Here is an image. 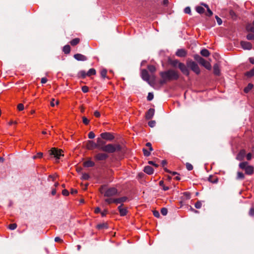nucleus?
<instances>
[{"mask_svg": "<svg viewBox=\"0 0 254 254\" xmlns=\"http://www.w3.org/2000/svg\"><path fill=\"white\" fill-rule=\"evenodd\" d=\"M160 75L161 77L160 83L161 84H165L168 81L176 80L179 78L178 72L173 69L162 71L160 73Z\"/></svg>", "mask_w": 254, "mask_h": 254, "instance_id": "f257e3e1", "label": "nucleus"}, {"mask_svg": "<svg viewBox=\"0 0 254 254\" xmlns=\"http://www.w3.org/2000/svg\"><path fill=\"white\" fill-rule=\"evenodd\" d=\"M121 146L119 144H108L101 148V151L109 153H114L121 150Z\"/></svg>", "mask_w": 254, "mask_h": 254, "instance_id": "f03ea898", "label": "nucleus"}, {"mask_svg": "<svg viewBox=\"0 0 254 254\" xmlns=\"http://www.w3.org/2000/svg\"><path fill=\"white\" fill-rule=\"evenodd\" d=\"M100 191L101 193L104 194V195L106 197L114 196L116 195L118 192L117 190L115 188H109L105 190L104 187H102L100 189Z\"/></svg>", "mask_w": 254, "mask_h": 254, "instance_id": "7ed1b4c3", "label": "nucleus"}, {"mask_svg": "<svg viewBox=\"0 0 254 254\" xmlns=\"http://www.w3.org/2000/svg\"><path fill=\"white\" fill-rule=\"evenodd\" d=\"M187 65L196 74L198 75L200 73V70L198 64L194 61L188 60L187 62Z\"/></svg>", "mask_w": 254, "mask_h": 254, "instance_id": "20e7f679", "label": "nucleus"}, {"mask_svg": "<svg viewBox=\"0 0 254 254\" xmlns=\"http://www.w3.org/2000/svg\"><path fill=\"white\" fill-rule=\"evenodd\" d=\"M239 167L245 171L246 174L251 175L254 173V168L252 166L248 165L247 162H243L239 164Z\"/></svg>", "mask_w": 254, "mask_h": 254, "instance_id": "39448f33", "label": "nucleus"}, {"mask_svg": "<svg viewBox=\"0 0 254 254\" xmlns=\"http://www.w3.org/2000/svg\"><path fill=\"white\" fill-rule=\"evenodd\" d=\"M50 154L51 155H54V157L57 159H59L61 156H64V154H63V151L61 149H58L56 148H52L50 150Z\"/></svg>", "mask_w": 254, "mask_h": 254, "instance_id": "423d86ee", "label": "nucleus"}, {"mask_svg": "<svg viewBox=\"0 0 254 254\" xmlns=\"http://www.w3.org/2000/svg\"><path fill=\"white\" fill-rule=\"evenodd\" d=\"M108 157V155L105 153L98 152L94 155V158L96 161H105Z\"/></svg>", "mask_w": 254, "mask_h": 254, "instance_id": "0eeeda50", "label": "nucleus"}, {"mask_svg": "<svg viewBox=\"0 0 254 254\" xmlns=\"http://www.w3.org/2000/svg\"><path fill=\"white\" fill-rule=\"evenodd\" d=\"M178 67L184 74L187 76H189L190 75V71L187 65L186 66L183 63H179L178 64Z\"/></svg>", "mask_w": 254, "mask_h": 254, "instance_id": "6e6552de", "label": "nucleus"}, {"mask_svg": "<svg viewBox=\"0 0 254 254\" xmlns=\"http://www.w3.org/2000/svg\"><path fill=\"white\" fill-rule=\"evenodd\" d=\"M100 136L103 139L107 140H112L114 138V136L112 134L107 132L102 133Z\"/></svg>", "mask_w": 254, "mask_h": 254, "instance_id": "1a4fd4ad", "label": "nucleus"}, {"mask_svg": "<svg viewBox=\"0 0 254 254\" xmlns=\"http://www.w3.org/2000/svg\"><path fill=\"white\" fill-rule=\"evenodd\" d=\"M241 46L244 50H250L252 49V45L249 42L241 41Z\"/></svg>", "mask_w": 254, "mask_h": 254, "instance_id": "9d476101", "label": "nucleus"}, {"mask_svg": "<svg viewBox=\"0 0 254 254\" xmlns=\"http://www.w3.org/2000/svg\"><path fill=\"white\" fill-rule=\"evenodd\" d=\"M141 78L144 81L149 82V75L146 69H142L141 72Z\"/></svg>", "mask_w": 254, "mask_h": 254, "instance_id": "9b49d317", "label": "nucleus"}, {"mask_svg": "<svg viewBox=\"0 0 254 254\" xmlns=\"http://www.w3.org/2000/svg\"><path fill=\"white\" fill-rule=\"evenodd\" d=\"M154 113H155V110L154 109H152V108L149 109L146 114V115H145L146 119L147 120L151 119L154 115Z\"/></svg>", "mask_w": 254, "mask_h": 254, "instance_id": "f8f14e48", "label": "nucleus"}, {"mask_svg": "<svg viewBox=\"0 0 254 254\" xmlns=\"http://www.w3.org/2000/svg\"><path fill=\"white\" fill-rule=\"evenodd\" d=\"M123 204H121L118 206V210L120 212V214L121 216H124L127 215V210L126 208H123Z\"/></svg>", "mask_w": 254, "mask_h": 254, "instance_id": "ddd939ff", "label": "nucleus"}, {"mask_svg": "<svg viewBox=\"0 0 254 254\" xmlns=\"http://www.w3.org/2000/svg\"><path fill=\"white\" fill-rule=\"evenodd\" d=\"M203 61H201L199 64L203 66L205 68H206L208 70H210L211 69V64L207 61H206L205 59L203 58Z\"/></svg>", "mask_w": 254, "mask_h": 254, "instance_id": "4468645a", "label": "nucleus"}, {"mask_svg": "<svg viewBox=\"0 0 254 254\" xmlns=\"http://www.w3.org/2000/svg\"><path fill=\"white\" fill-rule=\"evenodd\" d=\"M176 55L179 57H185L187 55V52L183 49H178L176 53Z\"/></svg>", "mask_w": 254, "mask_h": 254, "instance_id": "2eb2a0df", "label": "nucleus"}, {"mask_svg": "<svg viewBox=\"0 0 254 254\" xmlns=\"http://www.w3.org/2000/svg\"><path fill=\"white\" fill-rule=\"evenodd\" d=\"M74 58L78 61H85L87 60V58L80 54H76L74 55Z\"/></svg>", "mask_w": 254, "mask_h": 254, "instance_id": "dca6fc26", "label": "nucleus"}, {"mask_svg": "<svg viewBox=\"0 0 254 254\" xmlns=\"http://www.w3.org/2000/svg\"><path fill=\"white\" fill-rule=\"evenodd\" d=\"M87 148L89 150L97 148V144L92 140H88L87 143Z\"/></svg>", "mask_w": 254, "mask_h": 254, "instance_id": "f3484780", "label": "nucleus"}, {"mask_svg": "<svg viewBox=\"0 0 254 254\" xmlns=\"http://www.w3.org/2000/svg\"><path fill=\"white\" fill-rule=\"evenodd\" d=\"M97 143L96 144L97 146V148L101 151V148L103 147H105V146L106 145L105 142L100 138H97Z\"/></svg>", "mask_w": 254, "mask_h": 254, "instance_id": "a211bd4d", "label": "nucleus"}, {"mask_svg": "<svg viewBox=\"0 0 254 254\" xmlns=\"http://www.w3.org/2000/svg\"><path fill=\"white\" fill-rule=\"evenodd\" d=\"M246 155V151L245 150H241L238 154L236 159L239 161L243 160Z\"/></svg>", "mask_w": 254, "mask_h": 254, "instance_id": "6ab92c4d", "label": "nucleus"}, {"mask_svg": "<svg viewBox=\"0 0 254 254\" xmlns=\"http://www.w3.org/2000/svg\"><path fill=\"white\" fill-rule=\"evenodd\" d=\"M127 199L128 198L127 196H123L120 198H115V201H116V204L121 203V204H123L122 203L127 201Z\"/></svg>", "mask_w": 254, "mask_h": 254, "instance_id": "aec40b11", "label": "nucleus"}, {"mask_svg": "<svg viewBox=\"0 0 254 254\" xmlns=\"http://www.w3.org/2000/svg\"><path fill=\"white\" fill-rule=\"evenodd\" d=\"M144 171L148 175H151L153 173V168L149 166H145L144 168Z\"/></svg>", "mask_w": 254, "mask_h": 254, "instance_id": "412c9836", "label": "nucleus"}, {"mask_svg": "<svg viewBox=\"0 0 254 254\" xmlns=\"http://www.w3.org/2000/svg\"><path fill=\"white\" fill-rule=\"evenodd\" d=\"M85 167H91L95 166V163L91 160H87L84 163Z\"/></svg>", "mask_w": 254, "mask_h": 254, "instance_id": "4be33fe9", "label": "nucleus"}, {"mask_svg": "<svg viewBox=\"0 0 254 254\" xmlns=\"http://www.w3.org/2000/svg\"><path fill=\"white\" fill-rule=\"evenodd\" d=\"M213 72L215 75H219L220 74V69L218 64H215L213 66Z\"/></svg>", "mask_w": 254, "mask_h": 254, "instance_id": "5701e85b", "label": "nucleus"}, {"mask_svg": "<svg viewBox=\"0 0 254 254\" xmlns=\"http://www.w3.org/2000/svg\"><path fill=\"white\" fill-rule=\"evenodd\" d=\"M200 54L205 57H207L210 55V52L206 49H203L200 51Z\"/></svg>", "mask_w": 254, "mask_h": 254, "instance_id": "b1692460", "label": "nucleus"}, {"mask_svg": "<svg viewBox=\"0 0 254 254\" xmlns=\"http://www.w3.org/2000/svg\"><path fill=\"white\" fill-rule=\"evenodd\" d=\"M70 47L69 45H66L64 46L63 48V52L66 54H68L70 53Z\"/></svg>", "mask_w": 254, "mask_h": 254, "instance_id": "393cba45", "label": "nucleus"}, {"mask_svg": "<svg viewBox=\"0 0 254 254\" xmlns=\"http://www.w3.org/2000/svg\"><path fill=\"white\" fill-rule=\"evenodd\" d=\"M96 70L94 68H90L86 73L87 76H90L92 75L96 74Z\"/></svg>", "mask_w": 254, "mask_h": 254, "instance_id": "a878e982", "label": "nucleus"}, {"mask_svg": "<svg viewBox=\"0 0 254 254\" xmlns=\"http://www.w3.org/2000/svg\"><path fill=\"white\" fill-rule=\"evenodd\" d=\"M97 228L98 229H107L108 228V225L106 223H102L99 224L97 225Z\"/></svg>", "mask_w": 254, "mask_h": 254, "instance_id": "bb28decb", "label": "nucleus"}, {"mask_svg": "<svg viewBox=\"0 0 254 254\" xmlns=\"http://www.w3.org/2000/svg\"><path fill=\"white\" fill-rule=\"evenodd\" d=\"M253 84L252 83H249L248 86L245 88L244 92L245 93L249 92L253 87Z\"/></svg>", "mask_w": 254, "mask_h": 254, "instance_id": "cd10ccee", "label": "nucleus"}, {"mask_svg": "<svg viewBox=\"0 0 254 254\" xmlns=\"http://www.w3.org/2000/svg\"><path fill=\"white\" fill-rule=\"evenodd\" d=\"M80 39L79 38H75L70 41V44L72 46H75L79 43Z\"/></svg>", "mask_w": 254, "mask_h": 254, "instance_id": "c85d7f7f", "label": "nucleus"}, {"mask_svg": "<svg viewBox=\"0 0 254 254\" xmlns=\"http://www.w3.org/2000/svg\"><path fill=\"white\" fill-rule=\"evenodd\" d=\"M246 75L248 77H251L254 75V68L246 73Z\"/></svg>", "mask_w": 254, "mask_h": 254, "instance_id": "c756f323", "label": "nucleus"}, {"mask_svg": "<svg viewBox=\"0 0 254 254\" xmlns=\"http://www.w3.org/2000/svg\"><path fill=\"white\" fill-rule=\"evenodd\" d=\"M196 11L198 13H200V14H201V13H203L204 11H205V9L204 8H203L201 6H198L196 7Z\"/></svg>", "mask_w": 254, "mask_h": 254, "instance_id": "7c9ffc66", "label": "nucleus"}, {"mask_svg": "<svg viewBox=\"0 0 254 254\" xmlns=\"http://www.w3.org/2000/svg\"><path fill=\"white\" fill-rule=\"evenodd\" d=\"M194 59H195V60H196L198 63H200L201 61H203L202 59L203 58L202 57H201L200 56L198 55H195L194 56Z\"/></svg>", "mask_w": 254, "mask_h": 254, "instance_id": "2f4dec72", "label": "nucleus"}, {"mask_svg": "<svg viewBox=\"0 0 254 254\" xmlns=\"http://www.w3.org/2000/svg\"><path fill=\"white\" fill-rule=\"evenodd\" d=\"M247 39L248 40H254V33H249L247 35Z\"/></svg>", "mask_w": 254, "mask_h": 254, "instance_id": "473e14b6", "label": "nucleus"}, {"mask_svg": "<svg viewBox=\"0 0 254 254\" xmlns=\"http://www.w3.org/2000/svg\"><path fill=\"white\" fill-rule=\"evenodd\" d=\"M148 69L151 72H154L156 70V67L153 65H149L148 66Z\"/></svg>", "mask_w": 254, "mask_h": 254, "instance_id": "72a5a7b5", "label": "nucleus"}, {"mask_svg": "<svg viewBox=\"0 0 254 254\" xmlns=\"http://www.w3.org/2000/svg\"><path fill=\"white\" fill-rule=\"evenodd\" d=\"M107 72V71L105 69H103L101 70V71L100 72L101 76L103 78H105L106 77Z\"/></svg>", "mask_w": 254, "mask_h": 254, "instance_id": "f704fd0d", "label": "nucleus"}, {"mask_svg": "<svg viewBox=\"0 0 254 254\" xmlns=\"http://www.w3.org/2000/svg\"><path fill=\"white\" fill-rule=\"evenodd\" d=\"M245 178V176L244 174L242 172H238L237 173V179H244Z\"/></svg>", "mask_w": 254, "mask_h": 254, "instance_id": "c9c22d12", "label": "nucleus"}, {"mask_svg": "<svg viewBox=\"0 0 254 254\" xmlns=\"http://www.w3.org/2000/svg\"><path fill=\"white\" fill-rule=\"evenodd\" d=\"M115 198H106L105 199V201L108 203V204H111L112 203H116V201H115Z\"/></svg>", "mask_w": 254, "mask_h": 254, "instance_id": "e433bc0d", "label": "nucleus"}, {"mask_svg": "<svg viewBox=\"0 0 254 254\" xmlns=\"http://www.w3.org/2000/svg\"><path fill=\"white\" fill-rule=\"evenodd\" d=\"M186 166L188 171H191L193 169L192 165L190 163H187Z\"/></svg>", "mask_w": 254, "mask_h": 254, "instance_id": "4c0bfd02", "label": "nucleus"}, {"mask_svg": "<svg viewBox=\"0 0 254 254\" xmlns=\"http://www.w3.org/2000/svg\"><path fill=\"white\" fill-rule=\"evenodd\" d=\"M90 178L89 175L87 173H84L82 175L81 178L83 180H87Z\"/></svg>", "mask_w": 254, "mask_h": 254, "instance_id": "58836bf2", "label": "nucleus"}, {"mask_svg": "<svg viewBox=\"0 0 254 254\" xmlns=\"http://www.w3.org/2000/svg\"><path fill=\"white\" fill-rule=\"evenodd\" d=\"M161 213L164 216L166 215L168 213L167 209L166 208H162L161 210Z\"/></svg>", "mask_w": 254, "mask_h": 254, "instance_id": "ea45409f", "label": "nucleus"}, {"mask_svg": "<svg viewBox=\"0 0 254 254\" xmlns=\"http://www.w3.org/2000/svg\"><path fill=\"white\" fill-rule=\"evenodd\" d=\"M42 156H43V153L38 152V153H37V154L36 155H35L33 157V158L34 159H35L36 158H42Z\"/></svg>", "mask_w": 254, "mask_h": 254, "instance_id": "a19ab883", "label": "nucleus"}, {"mask_svg": "<svg viewBox=\"0 0 254 254\" xmlns=\"http://www.w3.org/2000/svg\"><path fill=\"white\" fill-rule=\"evenodd\" d=\"M153 94L152 93L150 92L148 93L147 98L148 101H151L153 99Z\"/></svg>", "mask_w": 254, "mask_h": 254, "instance_id": "79ce46f5", "label": "nucleus"}, {"mask_svg": "<svg viewBox=\"0 0 254 254\" xmlns=\"http://www.w3.org/2000/svg\"><path fill=\"white\" fill-rule=\"evenodd\" d=\"M143 154H144V156H149L150 155V150L148 151L146 149L143 148Z\"/></svg>", "mask_w": 254, "mask_h": 254, "instance_id": "37998d69", "label": "nucleus"}, {"mask_svg": "<svg viewBox=\"0 0 254 254\" xmlns=\"http://www.w3.org/2000/svg\"><path fill=\"white\" fill-rule=\"evenodd\" d=\"M17 225L15 223L11 224L9 225L8 228L10 230H14L16 229Z\"/></svg>", "mask_w": 254, "mask_h": 254, "instance_id": "c03bdc74", "label": "nucleus"}, {"mask_svg": "<svg viewBox=\"0 0 254 254\" xmlns=\"http://www.w3.org/2000/svg\"><path fill=\"white\" fill-rule=\"evenodd\" d=\"M215 18L216 19L217 22L219 25H220L222 23V20L218 16H215Z\"/></svg>", "mask_w": 254, "mask_h": 254, "instance_id": "a18cd8bd", "label": "nucleus"}, {"mask_svg": "<svg viewBox=\"0 0 254 254\" xmlns=\"http://www.w3.org/2000/svg\"><path fill=\"white\" fill-rule=\"evenodd\" d=\"M184 12L186 13H187V14H190L191 13V9H190V7H186L185 9H184Z\"/></svg>", "mask_w": 254, "mask_h": 254, "instance_id": "49530a36", "label": "nucleus"}, {"mask_svg": "<svg viewBox=\"0 0 254 254\" xmlns=\"http://www.w3.org/2000/svg\"><path fill=\"white\" fill-rule=\"evenodd\" d=\"M202 205L201 202L200 201H197L195 204V207L197 209H199L201 208Z\"/></svg>", "mask_w": 254, "mask_h": 254, "instance_id": "de8ad7c7", "label": "nucleus"}, {"mask_svg": "<svg viewBox=\"0 0 254 254\" xmlns=\"http://www.w3.org/2000/svg\"><path fill=\"white\" fill-rule=\"evenodd\" d=\"M82 121H83V123L85 125H88L89 123V120L88 119H87L85 117H82Z\"/></svg>", "mask_w": 254, "mask_h": 254, "instance_id": "09e8293b", "label": "nucleus"}, {"mask_svg": "<svg viewBox=\"0 0 254 254\" xmlns=\"http://www.w3.org/2000/svg\"><path fill=\"white\" fill-rule=\"evenodd\" d=\"M156 122L155 121H151L148 122V125L149 127H153L155 126Z\"/></svg>", "mask_w": 254, "mask_h": 254, "instance_id": "8fccbe9b", "label": "nucleus"}, {"mask_svg": "<svg viewBox=\"0 0 254 254\" xmlns=\"http://www.w3.org/2000/svg\"><path fill=\"white\" fill-rule=\"evenodd\" d=\"M17 109L19 111H22L24 109V105L23 104H19L17 105Z\"/></svg>", "mask_w": 254, "mask_h": 254, "instance_id": "3c124183", "label": "nucleus"}, {"mask_svg": "<svg viewBox=\"0 0 254 254\" xmlns=\"http://www.w3.org/2000/svg\"><path fill=\"white\" fill-rule=\"evenodd\" d=\"M95 135L93 131H90L88 134V137L90 139L94 138Z\"/></svg>", "mask_w": 254, "mask_h": 254, "instance_id": "603ef678", "label": "nucleus"}, {"mask_svg": "<svg viewBox=\"0 0 254 254\" xmlns=\"http://www.w3.org/2000/svg\"><path fill=\"white\" fill-rule=\"evenodd\" d=\"M88 87L86 86H84L82 87V91L84 93H87V92H88Z\"/></svg>", "mask_w": 254, "mask_h": 254, "instance_id": "864d4df0", "label": "nucleus"}, {"mask_svg": "<svg viewBox=\"0 0 254 254\" xmlns=\"http://www.w3.org/2000/svg\"><path fill=\"white\" fill-rule=\"evenodd\" d=\"M79 74L82 78H84L86 76H87L86 73L85 71L83 70L80 71L79 72Z\"/></svg>", "mask_w": 254, "mask_h": 254, "instance_id": "5fc2aeb1", "label": "nucleus"}, {"mask_svg": "<svg viewBox=\"0 0 254 254\" xmlns=\"http://www.w3.org/2000/svg\"><path fill=\"white\" fill-rule=\"evenodd\" d=\"M229 14L232 18H235L236 16V13L233 10H230Z\"/></svg>", "mask_w": 254, "mask_h": 254, "instance_id": "6e6d98bb", "label": "nucleus"}, {"mask_svg": "<svg viewBox=\"0 0 254 254\" xmlns=\"http://www.w3.org/2000/svg\"><path fill=\"white\" fill-rule=\"evenodd\" d=\"M146 146L149 147V149L150 151H152L153 150V148L152 147L151 144L150 142L146 143Z\"/></svg>", "mask_w": 254, "mask_h": 254, "instance_id": "4d7b16f0", "label": "nucleus"}, {"mask_svg": "<svg viewBox=\"0 0 254 254\" xmlns=\"http://www.w3.org/2000/svg\"><path fill=\"white\" fill-rule=\"evenodd\" d=\"M62 194L64 196H67L69 194V192L66 190H64L62 191Z\"/></svg>", "mask_w": 254, "mask_h": 254, "instance_id": "13d9d810", "label": "nucleus"}, {"mask_svg": "<svg viewBox=\"0 0 254 254\" xmlns=\"http://www.w3.org/2000/svg\"><path fill=\"white\" fill-rule=\"evenodd\" d=\"M249 215L251 216H254V208L252 207L250 209Z\"/></svg>", "mask_w": 254, "mask_h": 254, "instance_id": "bf43d9fd", "label": "nucleus"}, {"mask_svg": "<svg viewBox=\"0 0 254 254\" xmlns=\"http://www.w3.org/2000/svg\"><path fill=\"white\" fill-rule=\"evenodd\" d=\"M153 215L155 217H157V218H158L160 216V213L158 211H154L153 212Z\"/></svg>", "mask_w": 254, "mask_h": 254, "instance_id": "052dcab7", "label": "nucleus"}, {"mask_svg": "<svg viewBox=\"0 0 254 254\" xmlns=\"http://www.w3.org/2000/svg\"><path fill=\"white\" fill-rule=\"evenodd\" d=\"M179 62L178 60H174L171 62V64L173 66H176L177 64H179Z\"/></svg>", "mask_w": 254, "mask_h": 254, "instance_id": "680f3d73", "label": "nucleus"}, {"mask_svg": "<svg viewBox=\"0 0 254 254\" xmlns=\"http://www.w3.org/2000/svg\"><path fill=\"white\" fill-rule=\"evenodd\" d=\"M207 12H208V14H207V15L209 16H210L211 15H212L213 14V12L209 8H208L207 9Z\"/></svg>", "mask_w": 254, "mask_h": 254, "instance_id": "e2e57ef3", "label": "nucleus"}, {"mask_svg": "<svg viewBox=\"0 0 254 254\" xmlns=\"http://www.w3.org/2000/svg\"><path fill=\"white\" fill-rule=\"evenodd\" d=\"M55 177L56 176H52V175H50L48 177V180L50 181L51 180L52 181H54L55 179Z\"/></svg>", "mask_w": 254, "mask_h": 254, "instance_id": "0e129e2a", "label": "nucleus"}, {"mask_svg": "<svg viewBox=\"0 0 254 254\" xmlns=\"http://www.w3.org/2000/svg\"><path fill=\"white\" fill-rule=\"evenodd\" d=\"M247 29L248 31H251L253 33H254V27H251L250 28H249V27H248L247 28Z\"/></svg>", "mask_w": 254, "mask_h": 254, "instance_id": "69168bd1", "label": "nucleus"}, {"mask_svg": "<svg viewBox=\"0 0 254 254\" xmlns=\"http://www.w3.org/2000/svg\"><path fill=\"white\" fill-rule=\"evenodd\" d=\"M246 157H247V159L248 160H250L252 159V154L251 153H249L247 155Z\"/></svg>", "mask_w": 254, "mask_h": 254, "instance_id": "338daca9", "label": "nucleus"}, {"mask_svg": "<svg viewBox=\"0 0 254 254\" xmlns=\"http://www.w3.org/2000/svg\"><path fill=\"white\" fill-rule=\"evenodd\" d=\"M94 115L96 117H97V118H98L100 116V113L97 111H95Z\"/></svg>", "mask_w": 254, "mask_h": 254, "instance_id": "774afa93", "label": "nucleus"}]
</instances>
